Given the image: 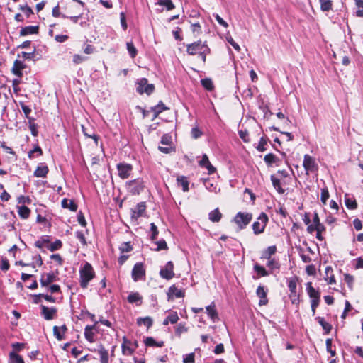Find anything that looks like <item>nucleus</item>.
Instances as JSON below:
<instances>
[{
  "instance_id": "15",
  "label": "nucleus",
  "mask_w": 363,
  "mask_h": 363,
  "mask_svg": "<svg viewBox=\"0 0 363 363\" xmlns=\"http://www.w3.org/2000/svg\"><path fill=\"white\" fill-rule=\"evenodd\" d=\"M168 300H173L174 298H182L184 296V291L178 289L175 285L171 286L167 292Z\"/></svg>"
},
{
  "instance_id": "5",
  "label": "nucleus",
  "mask_w": 363,
  "mask_h": 363,
  "mask_svg": "<svg viewBox=\"0 0 363 363\" xmlns=\"http://www.w3.org/2000/svg\"><path fill=\"white\" fill-rule=\"evenodd\" d=\"M208 45L206 42L199 40L186 45V52L190 55H199V53Z\"/></svg>"
},
{
  "instance_id": "10",
  "label": "nucleus",
  "mask_w": 363,
  "mask_h": 363,
  "mask_svg": "<svg viewBox=\"0 0 363 363\" xmlns=\"http://www.w3.org/2000/svg\"><path fill=\"white\" fill-rule=\"evenodd\" d=\"M146 209V206L145 202H140L137 206L131 208L130 210V217L132 220L137 221V220L143 216Z\"/></svg>"
},
{
  "instance_id": "12",
  "label": "nucleus",
  "mask_w": 363,
  "mask_h": 363,
  "mask_svg": "<svg viewBox=\"0 0 363 363\" xmlns=\"http://www.w3.org/2000/svg\"><path fill=\"white\" fill-rule=\"evenodd\" d=\"M57 280V273L49 272L41 275L40 282L42 286H48Z\"/></svg>"
},
{
  "instance_id": "29",
  "label": "nucleus",
  "mask_w": 363,
  "mask_h": 363,
  "mask_svg": "<svg viewBox=\"0 0 363 363\" xmlns=\"http://www.w3.org/2000/svg\"><path fill=\"white\" fill-rule=\"evenodd\" d=\"M128 301L130 303L140 305L142 302V296L138 292L131 293L128 296Z\"/></svg>"
},
{
  "instance_id": "58",
  "label": "nucleus",
  "mask_w": 363,
  "mask_h": 363,
  "mask_svg": "<svg viewBox=\"0 0 363 363\" xmlns=\"http://www.w3.org/2000/svg\"><path fill=\"white\" fill-rule=\"evenodd\" d=\"M210 52H211V50L208 48V46H207L206 48H204V49L199 53V55L201 58L203 63L206 62V55H208L210 53Z\"/></svg>"
},
{
  "instance_id": "17",
  "label": "nucleus",
  "mask_w": 363,
  "mask_h": 363,
  "mask_svg": "<svg viewBox=\"0 0 363 363\" xmlns=\"http://www.w3.org/2000/svg\"><path fill=\"white\" fill-rule=\"evenodd\" d=\"M199 165L202 167H206L209 174H212L216 172V168L211 164L206 154L202 156V159L199 161Z\"/></svg>"
},
{
  "instance_id": "31",
  "label": "nucleus",
  "mask_w": 363,
  "mask_h": 363,
  "mask_svg": "<svg viewBox=\"0 0 363 363\" xmlns=\"http://www.w3.org/2000/svg\"><path fill=\"white\" fill-rule=\"evenodd\" d=\"M18 213L23 219H27L30 213V210L26 206L18 207Z\"/></svg>"
},
{
  "instance_id": "8",
  "label": "nucleus",
  "mask_w": 363,
  "mask_h": 363,
  "mask_svg": "<svg viewBox=\"0 0 363 363\" xmlns=\"http://www.w3.org/2000/svg\"><path fill=\"white\" fill-rule=\"evenodd\" d=\"M128 190L133 194H139L144 188L143 182L140 179L131 180L127 183Z\"/></svg>"
},
{
  "instance_id": "60",
  "label": "nucleus",
  "mask_w": 363,
  "mask_h": 363,
  "mask_svg": "<svg viewBox=\"0 0 363 363\" xmlns=\"http://www.w3.org/2000/svg\"><path fill=\"white\" fill-rule=\"evenodd\" d=\"M21 106L26 117L30 121L31 119L30 118L29 115L31 113V108L24 104H21Z\"/></svg>"
},
{
  "instance_id": "33",
  "label": "nucleus",
  "mask_w": 363,
  "mask_h": 363,
  "mask_svg": "<svg viewBox=\"0 0 363 363\" xmlns=\"http://www.w3.org/2000/svg\"><path fill=\"white\" fill-rule=\"evenodd\" d=\"M9 363H24V361L20 355L16 354V352L12 351L9 353Z\"/></svg>"
},
{
  "instance_id": "32",
  "label": "nucleus",
  "mask_w": 363,
  "mask_h": 363,
  "mask_svg": "<svg viewBox=\"0 0 363 363\" xmlns=\"http://www.w3.org/2000/svg\"><path fill=\"white\" fill-rule=\"evenodd\" d=\"M315 320L318 323L322 326L323 329L325 330V333H329L332 329V326L330 323L325 321L323 318L316 317Z\"/></svg>"
},
{
  "instance_id": "42",
  "label": "nucleus",
  "mask_w": 363,
  "mask_h": 363,
  "mask_svg": "<svg viewBox=\"0 0 363 363\" xmlns=\"http://www.w3.org/2000/svg\"><path fill=\"white\" fill-rule=\"evenodd\" d=\"M201 84L208 91H212L214 89L213 82L209 78H205L201 79Z\"/></svg>"
},
{
  "instance_id": "14",
  "label": "nucleus",
  "mask_w": 363,
  "mask_h": 363,
  "mask_svg": "<svg viewBox=\"0 0 363 363\" xmlns=\"http://www.w3.org/2000/svg\"><path fill=\"white\" fill-rule=\"evenodd\" d=\"M121 349L122 354L125 356H130L135 351V348L133 347V342L125 336L123 337Z\"/></svg>"
},
{
  "instance_id": "62",
  "label": "nucleus",
  "mask_w": 363,
  "mask_h": 363,
  "mask_svg": "<svg viewBox=\"0 0 363 363\" xmlns=\"http://www.w3.org/2000/svg\"><path fill=\"white\" fill-rule=\"evenodd\" d=\"M217 22L224 28H228V24L226 21H225L218 13H213V15Z\"/></svg>"
},
{
  "instance_id": "50",
  "label": "nucleus",
  "mask_w": 363,
  "mask_h": 363,
  "mask_svg": "<svg viewBox=\"0 0 363 363\" xmlns=\"http://www.w3.org/2000/svg\"><path fill=\"white\" fill-rule=\"evenodd\" d=\"M329 192H328V188L325 187V188H323L321 189V197H320V199H321V201L323 202V204H325L328 199H329Z\"/></svg>"
},
{
  "instance_id": "63",
  "label": "nucleus",
  "mask_w": 363,
  "mask_h": 363,
  "mask_svg": "<svg viewBox=\"0 0 363 363\" xmlns=\"http://www.w3.org/2000/svg\"><path fill=\"white\" fill-rule=\"evenodd\" d=\"M86 57L79 55L78 54H75L73 56V62L76 65L80 64L85 61Z\"/></svg>"
},
{
  "instance_id": "43",
  "label": "nucleus",
  "mask_w": 363,
  "mask_h": 363,
  "mask_svg": "<svg viewBox=\"0 0 363 363\" xmlns=\"http://www.w3.org/2000/svg\"><path fill=\"white\" fill-rule=\"evenodd\" d=\"M126 47L130 57L134 58L136 56L138 51L133 43L132 42H128Z\"/></svg>"
},
{
  "instance_id": "49",
  "label": "nucleus",
  "mask_w": 363,
  "mask_h": 363,
  "mask_svg": "<svg viewBox=\"0 0 363 363\" xmlns=\"http://www.w3.org/2000/svg\"><path fill=\"white\" fill-rule=\"evenodd\" d=\"M267 144V140L264 138H261L259 142L258 145L257 146V150L259 152H264L266 150L265 145Z\"/></svg>"
},
{
  "instance_id": "18",
  "label": "nucleus",
  "mask_w": 363,
  "mask_h": 363,
  "mask_svg": "<svg viewBox=\"0 0 363 363\" xmlns=\"http://www.w3.org/2000/svg\"><path fill=\"white\" fill-rule=\"evenodd\" d=\"M67 330V328L65 325H63L61 327L55 325L53 327V335L57 340L61 341L65 339L64 335Z\"/></svg>"
},
{
  "instance_id": "2",
  "label": "nucleus",
  "mask_w": 363,
  "mask_h": 363,
  "mask_svg": "<svg viewBox=\"0 0 363 363\" xmlns=\"http://www.w3.org/2000/svg\"><path fill=\"white\" fill-rule=\"evenodd\" d=\"M252 215L250 213L238 212L233 218L239 230H242L251 222Z\"/></svg>"
},
{
  "instance_id": "51",
  "label": "nucleus",
  "mask_w": 363,
  "mask_h": 363,
  "mask_svg": "<svg viewBox=\"0 0 363 363\" xmlns=\"http://www.w3.org/2000/svg\"><path fill=\"white\" fill-rule=\"evenodd\" d=\"M155 244L157 245V248L155 249L157 251L167 249V242L163 239L155 242Z\"/></svg>"
},
{
  "instance_id": "25",
  "label": "nucleus",
  "mask_w": 363,
  "mask_h": 363,
  "mask_svg": "<svg viewBox=\"0 0 363 363\" xmlns=\"http://www.w3.org/2000/svg\"><path fill=\"white\" fill-rule=\"evenodd\" d=\"M222 218V214L219 211L218 208H216L213 211H211L208 214V218L213 223H217Z\"/></svg>"
},
{
  "instance_id": "30",
  "label": "nucleus",
  "mask_w": 363,
  "mask_h": 363,
  "mask_svg": "<svg viewBox=\"0 0 363 363\" xmlns=\"http://www.w3.org/2000/svg\"><path fill=\"white\" fill-rule=\"evenodd\" d=\"M271 182L279 194H282L285 192V190L281 186L280 180L274 175H271Z\"/></svg>"
},
{
  "instance_id": "21",
  "label": "nucleus",
  "mask_w": 363,
  "mask_h": 363,
  "mask_svg": "<svg viewBox=\"0 0 363 363\" xmlns=\"http://www.w3.org/2000/svg\"><path fill=\"white\" fill-rule=\"evenodd\" d=\"M49 172L48 167L45 164H40L35 170L33 175L35 177H46Z\"/></svg>"
},
{
  "instance_id": "6",
  "label": "nucleus",
  "mask_w": 363,
  "mask_h": 363,
  "mask_svg": "<svg viewBox=\"0 0 363 363\" xmlns=\"http://www.w3.org/2000/svg\"><path fill=\"white\" fill-rule=\"evenodd\" d=\"M145 277V269L142 262H137L132 270V278L135 281L143 279Z\"/></svg>"
},
{
  "instance_id": "7",
  "label": "nucleus",
  "mask_w": 363,
  "mask_h": 363,
  "mask_svg": "<svg viewBox=\"0 0 363 363\" xmlns=\"http://www.w3.org/2000/svg\"><path fill=\"white\" fill-rule=\"evenodd\" d=\"M303 166L306 171L307 174H308L309 172H314L318 169V165L316 164L314 158L309 155H304Z\"/></svg>"
},
{
  "instance_id": "28",
  "label": "nucleus",
  "mask_w": 363,
  "mask_h": 363,
  "mask_svg": "<svg viewBox=\"0 0 363 363\" xmlns=\"http://www.w3.org/2000/svg\"><path fill=\"white\" fill-rule=\"evenodd\" d=\"M144 343L147 347H162L164 346V342H156L155 339L152 337H146L144 340Z\"/></svg>"
},
{
  "instance_id": "27",
  "label": "nucleus",
  "mask_w": 363,
  "mask_h": 363,
  "mask_svg": "<svg viewBox=\"0 0 363 363\" xmlns=\"http://www.w3.org/2000/svg\"><path fill=\"white\" fill-rule=\"evenodd\" d=\"M61 204L62 208H69L72 211H76L77 209V205L73 201L67 199H63Z\"/></svg>"
},
{
  "instance_id": "19",
  "label": "nucleus",
  "mask_w": 363,
  "mask_h": 363,
  "mask_svg": "<svg viewBox=\"0 0 363 363\" xmlns=\"http://www.w3.org/2000/svg\"><path fill=\"white\" fill-rule=\"evenodd\" d=\"M26 67V65L18 60H15L12 68V72L18 77H22V70Z\"/></svg>"
},
{
  "instance_id": "40",
  "label": "nucleus",
  "mask_w": 363,
  "mask_h": 363,
  "mask_svg": "<svg viewBox=\"0 0 363 363\" xmlns=\"http://www.w3.org/2000/svg\"><path fill=\"white\" fill-rule=\"evenodd\" d=\"M319 1L323 11H328L332 9L333 1L331 0H319Z\"/></svg>"
},
{
  "instance_id": "55",
  "label": "nucleus",
  "mask_w": 363,
  "mask_h": 363,
  "mask_svg": "<svg viewBox=\"0 0 363 363\" xmlns=\"http://www.w3.org/2000/svg\"><path fill=\"white\" fill-rule=\"evenodd\" d=\"M267 265L269 268H270L272 270L279 268V262L277 261H276L274 259H268V262H267Z\"/></svg>"
},
{
  "instance_id": "46",
  "label": "nucleus",
  "mask_w": 363,
  "mask_h": 363,
  "mask_svg": "<svg viewBox=\"0 0 363 363\" xmlns=\"http://www.w3.org/2000/svg\"><path fill=\"white\" fill-rule=\"evenodd\" d=\"M355 4L358 8L356 15L358 17H363V0H355Z\"/></svg>"
},
{
  "instance_id": "22",
  "label": "nucleus",
  "mask_w": 363,
  "mask_h": 363,
  "mask_svg": "<svg viewBox=\"0 0 363 363\" xmlns=\"http://www.w3.org/2000/svg\"><path fill=\"white\" fill-rule=\"evenodd\" d=\"M39 32V26H28L24 28H22L20 31L21 36H26L28 35L32 34H38Z\"/></svg>"
},
{
  "instance_id": "45",
  "label": "nucleus",
  "mask_w": 363,
  "mask_h": 363,
  "mask_svg": "<svg viewBox=\"0 0 363 363\" xmlns=\"http://www.w3.org/2000/svg\"><path fill=\"white\" fill-rule=\"evenodd\" d=\"M19 9L21 10L25 13V15L26 16L27 18H29L31 15L33 14V11L32 9L30 6H28L27 4L20 5Z\"/></svg>"
},
{
  "instance_id": "39",
  "label": "nucleus",
  "mask_w": 363,
  "mask_h": 363,
  "mask_svg": "<svg viewBox=\"0 0 363 363\" xmlns=\"http://www.w3.org/2000/svg\"><path fill=\"white\" fill-rule=\"evenodd\" d=\"M277 247L275 245L269 246L262 254V258L269 259L271 256L275 254Z\"/></svg>"
},
{
  "instance_id": "3",
  "label": "nucleus",
  "mask_w": 363,
  "mask_h": 363,
  "mask_svg": "<svg viewBox=\"0 0 363 363\" xmlns=\"http://www.w3.org/2000/svg\"><path fill=\"white\" fill-rule=\"evenodd\" d=\"M268 217L265 213H262L252 224L253 233L255 235H259L264 231L265 227L268 223Z\"/></svg>"
},
{
  "instance_id": "64",
  "label": "nucleus",
  "mask_w": 363,
  "mask_h": 363,
  "mask_svg": "<svg viewBox=\"0 0 363 363\" xmlns=\"http://www.w3.org/2000/svg\"><path fill=\"white\" fill-rule=\"evenodd\" d=\"M167 318H168V320L172 324L176 323L178 321V320H179L178 315H177V313L176 312H173L171 314H169L167 316Z\"/></svg>"
},
{
  "instance_id": "41",
  "label": "nucleus",
  "mask_w": 363,
  "mask_h": 363,
  "mask_svg": "<svg viewBox=\"0 0 363 363\" xmlns=\"http://www.w3.org/2000/svg\"><path fill=\"white\" fill-rule=\"evenodd\" d=\"M137 323L139 325H145L147 328H150L152 325V320L150 317L140 318L137 320Z\"/></svg>"
},
{
  "instance_id": "9",
  "label": "nucleus",
  "mask_w": 363,
  "mask_h": 363,
  "mask_svg": "<svg viewBox=\"0 0 363 363\" xmlns=\"http://www.w3.org/2000/svg\"><path fill=\"white\" fill-rule=\"evenodd\" d=\"M117 169L118 172V176L121 179H125L130 177L133 171V166L130 164L121 162L117 164Z\"/></svg>"
},
{
  "instance_id": "23",
  "label": "nucleus",
  "mask_w": 363,
  "mask_h": 363,
  "mask_svg": "<svg viewBox=\"0 0 363 363\" xmlns=\"http://www.w3.org/2000/svg\"><path fill=\"white\" fill-rule=\"evenodd\" d=\"M177 182L178 186L182 187L183 191L186 192L189 190V182L186 177L179 176V177H177Z\"/></svg>"
},
{
  "instance_id": "47",
  "label": "nucleus",
  "mask_w": 363,
  "mask_h": 363,
  "mask_svg": "<svg viewBox=\"0 0 363 363\" xmlns=\"http://www.w3.org/2000/svg\"><path fill=\"white\" fill-rule=\"evenodd\" d=\"M254 269L262 277H266V276L269 275L268 272L264 269V267H263L262 266H260L258 264H256L254 266Z\"/></svg>"
},
{
  "instance_id": "35",
  "label": "nucleus",
  "mask_w": 363,
  "mask_h": 363,
  "mask_svg": "<svg viewBox=\"0 0 363 363\" xmlns=\"http://www.w3.org/2000/svg\"><path fill=\"white\" fill-rule=\"evenodd\" d=\"M264 160L268 166H271L272 164L277 162L279 159L275 155L269 153L264 156Z\"/></svg>"
},
{
  "instance_id": "61",
  "label": "nucleus",
  "mask_w": 363,
  "mask_h": 363,
  "mask_svg": "<svg viewBox=\"0 0 363 363\" xmlns=\"http://www.w3.org/2000/svg\"><path fill=\"white\" fill-rule=\"evenodd\" d=\"M194 353H189L186 354L183 358V363H194Z\"/></svg>"
},
{
  "instance_id": "1",
  "label": "nucleus",
  "mask_w": 363,
  "mask_h": 363,
  "mask_svg": "<svg viewBox=\"0 0 363 363\" xmlns=\"http://www.w3.org/2000/svg\"><path fill=\"white\" fill-rule=\"evenodd\" d=\"M95 273L92 266L86 262L80 269H79V277H80V286L83 289H86L90 281L94 277Z\"/></svg>"
},
{
  "instance_id": "56",
  "label": "nucleus",
  "mask_w": 363,
  "mask_h": 363,
  "mask_svg": "<svg viewBox=\"0 0 363 363\" xmlns=\"http://www.w3.org/2000/svg\"><path fill=\"white\" fill-rule=\"evenodd\" d=\"M289 298L293 304H295V305L299 304V302H300L299 295L297 294V292L290 293Z\"/></svg>"
},
{
  "instance_id": "13",
  "label": "nucleus",
  "mask_w": 363,
  "mask_h": 363,
  "mask_svg": "<svg viewBox=\"0 0 363 363\" xmlns=\"http://www.w3.org/2000/svg\"><path fill=\"white\" fill-rule=\"evenodd\" d=\"M41 315L46 320L54 319L57 315V308L55 307H47L44 305L40 306Z\"/></svg>"
},
{
  "instance_id": "53",
  "label": "nucleus",
  "mask_w": 363,
  "mask_h": 363,
  "mask_svg": "<svg viewBox=\"0 0 363 363\" xmlns=\"http://www.w3.org/2000/svg\"><path fill=\"white\" fill-rule=\"evenodd\" d=\"M52 16L54 17H62L63 18H67L68 16L65 15V14H62L60 11V6L59 5L57 4L56 6H55L53 9H52Z\"/></svg>"
},
{
  "instance_id": "34",
  "label": "nucleus",
  "mask_w": 363,
  "mask_h": 363,
  "mask_svg": "<svg viewBox=\"0 0 363 363\" xmlns=\"http://www.w3.org/2000/svg\"><path fill=\"white\" fill-rule=\"evenodd\" d=\"M167 109L165 105L162 102H160L157 106L152 108V111L154 112V118H157L160 113Z\"/></svg>"
},
{
  "instance_id": "48",
  "label": "nucleus",
  "mask_w": 363,
  "mask_h": 363,
  "mask_svg": "<svg viewBox=\"0 0 363 363\" xmlns=\"http://www.w3.org/2000/svg\"><path fill=\"white\" fill-rule=\"evenodd\" d=\"M296 286H297V281L295 278H292L289 280L288 287L289 289L290 293L296 292Z\"/></svg>"
},
{
  "instance_id": "36",
  "label": "nucleus",
  "mask_w": 363,
  "mask_h": 363,
  "mask_svg": "<svg viewBox=\"0 0 363 363\" xmlns=\"http://www.w3.org/2000/svg\"><path fill=\"white\" fill-rule=\"evenodd\" d=\"M101 363H108V352L103 347L99 350Z\"/></svg>"
},
{
  "instance_id": "54",
  "label": "nucleus",
  "mask_w": 363,
  "mask_h": 363,
  "mask_svg": "<svg viewBox=\"0 0 363 363\" xmlns=\"http://www.w3.org/2000/svg\"><path fill=\"white\" fill-rule=\"evenodd\" d=\"M150 231L152 233L150 239L152 240H154L157 238V236L158 235V230H157V227L153 223H152L150 224Z\"/></svg>"
},
{
  "instance_id": "26",
  "label": "nucleus",
  "mask_w": 363,
  "mask_h": 363,
  "mask_svg": "<svg viewBox=\"0 0 363 363\" xmlns=\"http://www.w3.org/2000/svg\"><path fill=\"white\" fill-rule=\"evenodd\" d=\"M94 328H95V325H87L84 329V336L86 339L90 342H93L94 341V333L93 332Z\"/></svg>"
},
{
  "instance_id": "52",
  "label": "nucleus",
  "mask_w": 363,
  "mask_h": 363,
  "mask_svg": "<svg viewBox=\"0 0 363 363\" xmlns=\"http://www.w3.org/2000/svg\"><path fill=\"white\" fill-rule=\"evenodd\" d=\"M133 247L130 242H123L120 247L121 252H128L132 250Z\"/></svg>"
},
{
  "instance_id": "59",
  "label": "nucleus",
  "mask_w": 363,
  "mask_h": 363,
  "mask_svg": "<svg viewBox=\"0 0 363 363\" xmlns=\"http://www.w3.org/2000/svg\"><path fill=\"white\" fill-rule=\"evenodd\" d=\"M238 134H239V136L240 138L245 143H247L250 141V138H249V134H248V132L247 130H239L238 131Z\"/></svg>"
},
{
  "instance_id": "16",
  "label": "nucleus",
  "mask_w": 363,
  "mask_h": 363,
  "mask_svg": "<svg viewBox=\"0 0 363 363\" xmlns=\"http://www.w3.org/2000/svg\"><path fill=\"white\" fill-rule=\"evenodd\" d=\"M267 291L264 289L263 286L259 285L256 291L257 296L260 298L259 301V306H265L268 303V299L267 298Z\"/></svg>"
},
{
  "instance_id": "37",
  "label": "nucleus",
  "mask_w": 363,
  "mask_h": 363,
  "mask_svg": "<svg viewBox=\"0 0 363 363\" xmlns=\"http://www.w3.org/2000/svg\"><path fill=\"white\" fill-rule=\"evenodd\" d=\"M156 4L165 6L167 11H171L175 8V6L172 0H158Z\"/></svg>"
},
{
  "instance_id": "57",
  "label": "nucleus",
  "mask_w": 363,
  "mask_h": 363,
  "mask_svg": "<svg viewBox=\"0 0 363 363\" xmlns=\"http://www.w3.org/2000/svg\"><path fill=\"white\" fill-rule=\"evenodd\" d=\"M188 329L184 324H179L175 330V333L178 336H180L183 333L187 332Z\"/></svg>"
},
{
  "instance_id": "4",
  "label": "nucleus",
  "mask_w": 363,
  "mask_h": 363,
  "mask_svg": "<svg viewBox=\"0 0 363 363\" xmlns=\"http://www.w3.org/2000/svg\"><path fill=\"white\" fill-rule=\"evenodd\" d=\"M136 90L140 94L145 93L147 95L151 94L155 90V86L152 84H148L146 78H141L137 82Z\"/></svg>"
},
{
  "instance_id": "44",
  "label": "nucleus",
  "mask_w": 363,
  "mask_h": 363,
  "mask_svg": "<svg viewBox=\"0 0 363 363\" xmlns=\"http://www.w3.org/2000/svg\"><path fill=\"white\" fill-rule=\"evenodd\" d=\"M345 203L349 209H356L357 208V203L355 200L345 197Z\"/></svg>"
},
{
  "instance_id": "24",
  "label": "nucleus",
  "mask_w": 363,
  "mask_h": 363,
  "mask_svg": "<svg viewBox=\"0 0 363 363\" xmlns=\"http://www.w3.org/2000/svg\"><path fill=\"white\" fill-rule=\"evenodd\" d=\"M206 311L213 322H216L218 319V313L213 303L206 307Z\"/></svg>"
},
{
  "instance_id": "11",
  "label": "nucleus",
  "mask_w": 363,
  "mask_h": 363,
  "mask_svg": "<svg viewBox=\"0 0 363 363\" xmlns=\"http://www.w3.org/2000/svg\"><path fill=\"white\" fill-rule=\"evenodd\" d=\"M173 270H174L173 262L169 261L166 264L164 268L160 269V275L162 278L169 280V279H172L174 276V273Z\"/></svg>"
},
{
  "instance_id": "38",
  "label": "nucleus",
  "mask_w": 363,
  "mask_h": 363,
  "mask_svg": "<svg viewBox=\"0 0 363 363\" xmlns=\"http://www.w3.org/2000/svg\"><path fill=\"white\" fill-rule=\"evenodd\" d=\"M325 273L326 275V277L325 279L327 280V279L329 278L328 284H335V279L334 275L333 274L332 267L330 266L326 267Z\"/></svg>"
},
{
  "instance_id": "20",
  "label": "nucleus",
  "mask_w": 363,
  "mask_h": 363,
  "mask_svg": "<svg viewBox=\"0 0 363 363\" xmlns=\"http://www.w3.org/2000/svg\"><path fill=\"white\" fill-rule=\"evenodd\" d=\"M306 290L311 300L320 299V293L312 286L311 282L306 284Z\"/></svg>"
}]
</instances>
